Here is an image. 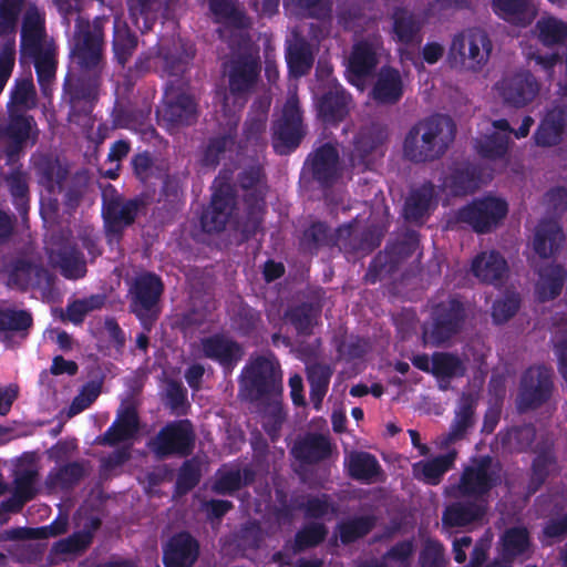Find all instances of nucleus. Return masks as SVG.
Here are the masks:
<instances>
[{
	"mask_svg": "<svg viewBox=\"0 0 567 567\" xmlns=\"http://www.w3.org/2000/svg\"><path fill=\"white\" fill-rule=\"evenodd\" d=\"M496 439L507 452H526L536 439V427L532 423L515 425L499 431Z\"/></svg>",
	"mask_w": 567,
	"mask_h": 567,
	"instance_id": "nucleus-53",
	"label": "nucleus"
},
{
	"mask_svg": "<svg viewBox=\"0 0 567 567\" xmlns=\"http://www.w3.org/2000/svg\"><path fill=\"white\" fill-rule=\"evenodd\" d=\"M157 118L167 130L193 125L198 118V104L188 93L166 92Z\"/></svg>",
	"mask_w": 567,
	"mask_h": 567,
	"instance_id": "nucleus-19",
	"label": "nucleus"
},
{
	"mask_svg": "<svg viewBox=\"0 0 567 567\" xmlns=\"http://www.w3.org/2000/svg\"><path fill=\"white\" fill-rule=\"evenodd\" d=\"M45 38V18L35 4H29L23 18L20 34L21 55L40 53Z\"/></svg>",
	"mask_w": 567,
	"mask_h": 567,
	"instance_id": "nucleus-32",
	"label": "nucleus"
},
{
	"mask_svg": "<svg viewBox=\"0 0 567 567\" xmlns=\"http://www.w3.org/2000/svg\"><path fill=\"white\" fill-rule=\"evenodd\" d=\"M151 106L116 102L112 112V128H127L146 133L155 132L150 124Z\"/></svg>",
	"mask_w": 567,
	"mask_h": 567,
	"instance_id": "nucleus-36",
	"label": "nucleus"
},
{
	"mask_svg": "<svg viewBox=\"0 0 567 567\" xmlns=\"http://www.w3.org/2000/svg\"><path fill=\"white\" fill-rule=\"evenodd\" d=\"M236 205V194L230 184L221 183L213 193L209 205L200 215L204 233L218 234L226 228Z\"/></svg>",
	"mask_w": 567,
	"mask_h": 567,
	"instance_id": "nucleus-22",
	"label": "nucleus"
},
{
	"mask_svg": "<svg viewBox=\"0 0 567 567\" xmlns=\"http://www.w3.org/2000/svg\"><path fill=\"white\" fill-rule=\"evenodd\" d=\"M432 375L440 380L462 378L466 373L463 360L452 352H433L431 355Z\"/></svg>",
	"mask_w": 567,
	"mask_h": 567,
	"instance_id": "nucleus-57",
	"label": "nucleus"
},
{
	"mask_svg": "<svg viewBox=\"0 0 567 567\" xmlns=\"http://www.w3.org/2000/svg\"><path fill=\"white\" fill-rule=\"evenodd\" d=\"M7 185L12 196V203L22 215L29 208V185L27 175L21 168H14L6 177Z\"/></svg>",
	"mask_w": 567,
	"mask_h": 567,
	"instance_id": "nucleus-60",
	"label": "nucleus"
},
{
	"mask_svg": "<svg viewBox=\"0 0 567 567\" xmlns=\"http://www.w3.org/2000/svg\"><path fill=\"white\" fill-rule=\"evenodd\" d=\"M508 213L505 199L484 196L456 209L447 219L450 228L466 225L476 234H488L496 228Z\"/></svg>",
	"mask_w": 567,
	"mask_h": 567,
	"instance_id": "nucleus-9",
	"label": "nucleus"
},
{
	"mask_svg": "<svg viewBox=\"0 0 567 567\" xmlns=\"http://www.w3.org/2000/svg\"><path fill=\"white\" fill-rule=\"evenodd\" d=\"M140 429L138 414L134 406H126L111 426L96 439V443L104 446H114L121 442L133 439Z\"/></svg>",
	"mask_w": 567,
	"mask_h": 567,
	"instance_id": "nucleus-40",
	"label": "nucleus"
},
{
	"mask_svg": "<svg viewBox=\"0 0 567 567\" xmlns=\"http://www.w3.org/2000/svg\"><path fill=\"white\" fill-rule=\"evenodd\" d=\"M323 295V290L319 289L308 300L287 309L286 319L298 336L309 337L313 333V328L319 323L322 313Z\"/></svg>",
	"mask_w": 567,
	"mask_h": 567,
	"instance_id": "nucleus-29",
	"label": "nucleus"
},
{
	"mask_svg": "<svg viewBox=\"0 0 567 567\" xmlns=\"http://www.w3.org/2000/svg\"><path fill=\"white\" fill-rule=\"evenodd\" d=\"M566 240L561 225L554 219L544 218L535 227L533 249L542 259L557 256Z\"/></svg>",
	"mask_w": 567,
	"mask_h": 567,
	"instance_id": "nucleus-33",
	"label": "nucleus"
},
{
	"mask_svg": "<svg viewBox=\"0 0 567 567\" xmlns=\"http://www.w3.org/2000/svg\"><path fill=\"white\" fill-rule=\"evenodd\" d=\"M348 475L355 481L371 483L380 473L377 457L363 451H352L346 458Z\"/></svg>",
	"mask_w": 567,
	"mask_h": 567,
	"instance_id": "nucleus-50",
	"label": "nucleus"
},
{
	"mask_svg": "<svg viewBox=\"0 0 567 567\" xmlns=\"http://www.w3.org/2000/svg\"><path fill=\"white\" fill-rule=\"evenodd\" d=\"M236 132H233L231 130L224 134L210 137L203 151L200 158L202 165L215 168L219 164L221 156H224L227 151L233 150L236 143Z\"/></svg>",
	"mask_w": 567,
	"mask_h": 567,
	"instance_id": "nucleus-58",
	"label": "nucleus"
},
{
	"mask_svg": "<svg viewBox=\"0 0 567 567\" xmlns=\"http://www.w3.org/2000/svg\"><path fill=\"white\" fill-rule=\"evenodd\" d=\"M106 22L105 17H96L92 22L81 14L75 19L72 55L81 75L68 86L69 120L75 124L89 122L97 102L101 74L105 66L103 50Z\"/></svg>",
	"mask_w": 567,
	"mask_h": 567,
	"instance_id": "nucleus-1",
	"label": "nucleus"
},
{
	"mask_svg": "<svg viewBox=\"0 0 567 567\" xmlns=\"http://www.w3.org/2000/svg\"><path fill=\"white\" fill-rule=\"evenodd\" d=\"M539 41L546 47L561 44L567 39V23L555 18H542L536 23Z\"/></svg>",
	"mask_w": 567,
	"mask_h": 567,
	"instance_id": "nucleus-63",
	"label": "nucleus"
},
{
	"mask_svg": "<svg viewBox=\"0 0 567 567\" xmlns=\"http://www.w3.org/2000/svg\"><path fill=\"white\" fill-rule=\"evenodd\" d=\"M327 535L328 528L323 523H308L296 533L293 539V550L296 553H300L306 549L317 547L322 542H324Z\"/></svg>",
	"mask_w": 567,
	"mask_h": 567,
	"instance_id": "nucleus-61",
	"label": "nucleus"
},
{
	"mask_svg": "<svg viewBox=\"0 0 567 567\" xmlns=\"http://www.w3.org/2000/svg\"><path fill=\"white\" fill-rule=\"evenodd\" d=\"M501 484V464L491 455H480L463 468L455 488L461 497L485 502L489 506L491 492Z\"/></svg>",
	"mask_w": 567,
	"mask_h": 567,
	"instance_id": "nucleus-8",
	"label": "nucleus"
},
{
	"mask_svg": "<svg viewBox=\"0 0 567 567\" xmlns=\"http://www.w3.org/2000/svg\"><path fill=\"white\" fill-rule=\"evenodd\" d=\"M554 389V371L550 367H529L520 378L516 399L518 411L524 413L539 409L551 399Z\"/></svg>",
	"mask_w": 567,
	"mask_h": 567,
	"instance_id": "nucleus-14",
	"label": "nucleus"
},
{
	"mask_svg": "<svg viewBox=\"0 0 567 567\" xmlns=\"http://www.w3.org/2000/svg\"><path fill=\"white\" fill-rule=\"evenodd\" d=\"M379 63L375 45L369 40H361L353 44L348 59L346 78L348 82L361 87L370 78Z\"/></svg>",
	"mask_w": 567,
	"mask_h": 567,
	"instance_id": "nucleus-27",
	"label": "nucleus"
},
{
	"mask_svg": "<svg viewBox=\"0 0 567 567\" xmlns=\"http://www.w3.org/2000/svg\"><path fill=\"white\" fill-rule=\"evenodd\" d=\"M556 463V457L550 451H542L532 463V474L527 483L526 492L534 495L546 482L549 467Z\"/></svg>",
	"mask_w": 567,
	"mask_h": 567,
	"instance_id": "nucleus-62",
	"label": "nucleus"
},
{
	"mask_svg": "<svg viewBox=\"0 0 567 567\" xmlns=\"http://www.w3.org/2000/svg\"><path fill=\"white\" fill-rule=\"evenodd\" d=\"M467 319L465 303L458 296H450L432 305L430 319L423 324V338L433 347H441L464 328Z\"/></svg>",
	"mask_w": 567,
	"mask_h": 567,
	"instance_id": "nucleus-5",
	"label": "nucleus"
},
{
	"mask_svg": "<svg viewBox=\"0 0 567 567\" xmlns=\"http://www.w3.org/2000/svg\"><path fill=\"white\" fill-rule=\"evenodd\" d=\"M475 401L471 395H463L460 409L455 412L447 440L455 442L464 439L468 429L474 425Z\"/></svg>",
	"mask_w": 567,
	"mask_h": 567,
	"instance_id": "nucleus-59",
	"label": "nucleus"
},
{
	"mask_svg": "<svg viewBox=\"0 0 567 567\" xmlns=\"http://www.w3.org/2000/svg\"><path fill=\"white\" fill-rule=\"evenodd\" d=\"M8 286L20 291L40 289L52 284V275L41 264L27 256H17L4 265Z\"/></svg>",
	"mask_w": 567,
	"mask_h": 567,
	"instance_id": "nucleus-18",
	"label": "nucleus"
},
{
	"mask_svg": "<svg viewBox=\"0 0 567 567\" xmlns=\"http://www.w3.org/2000/svg\"><path fill=\"white\" fill-rule=\"evenodd\" d=\"M567 280V269L560 264H548L538 270V281L535 287L537 299L546 302L560 296Z\"/></svg>",
	"mask_w": 567,
	"mask_h": 567,
	"instance_id": "nucleus-44",
	"label": "nucleus"
},
{
	"mask_svg": "<svg viewBox=\"0 0 567 567\" xmlns=\"http://www.w3.org/2000/svg\"><path fill=\"white\" fill-rule=\"evenodd\" d=\"M50 259L69 280L84 278L87 272L86 260L76 244L65 243L50 252Z\"/></svg>",
	"mask_w": 567,
	"mask_h": 567,
	"instance_id": "nucleus-37",
	"label": "nucleus"
},
{
	"mask_svg": "<svg viewBox=\"0 0 567 567\" xmlns=\"http://www.w3.org/2000/svg\"><path fill=\"white\" fill-rule=\"evenodd\" d=\"M223 27L218 29L219 38L225 41L230 50L245 49L252 47V40L249 34L251 20L246 12L237 6L223 20Z\"/></svg>",
	"mask_w": 567,
	"mask_h": 567,
	"instance_id": "nucleus-34",
	"label": "nucleus"
},
{
	"mask_svg": "<svg viewBox=\"0 0 567 567\" xmlns=\"http://www.w3.org/2000/svg\"><path fill=\"white\" fill-rule=\"evenodd\" d=\"M339 162L338 148L330 142L323 143L308 155L301 176L309 175L320 188L329 189L339 178Z\"/></svg>",
	"mask_w": 567,
	"mask_h": 567,
	"instance_id": "nucleus-17",
	"label": "nucleus"
},
{
	"mask_svg": "<svg viewBox=\"0 0 567 567\" xmlns=\"http://www.w3.org/2000/svg\"><path fill=\"white\" fill-rule=\"evenodd\" d=\"M391 38L405 48L419 47L423 41L426 18L404 7H395L391 14Z\"/></svg>",
	"mask_w": 567,
	"mask_h": 567,
	"instance_id": "nucleus-24",
	"label": "nucleus"
},
{
	"mask_svg": "<svg viewBox=\"0 0 567 567\" xmlns=\"http://www.w3.org/2000/svg\"><path fill=\"white\" fill-rule=\"evenodd\" d=\"M86 475L85 462L73 461L52 468L45 477L48 489L60 488L70 491L74 488Z\"/></svg>",
	"mask_w": 567,
	"mask_h": 567,
	"instance_id": "nucleus-49",
	"label": "nucleus"
},
{
	"mask_svg": "<svg viewBox=\"0 0 567 567\" xmlns=\"http://www.w3.org/2000/svg\"><path fill=\"white\" fill-rule=\"evenodd\" d=\"M230 56L223 63L228 91L235 99H247L260 81L261 60L256 45L230 50Z\"/></svg>",
	"mask_w": 567,
	"mask_h": 567,
	"instance_id": "nucleus-6",
	"label": "nucleus"
},
{
	"mask_svg": "<svg viewBox=\"0 0 567 567\" xmlns=\"http://www.w3.org/2000/svg\"><path fill=\"white\" fill-rule=\"evenodd\" d=\"M138 39L126 22L114 20L112 50L116 62L124 68L137 49Z\"/></svg>",
	"mask_w": 567,
	"mask_h": 567,
	"instance_id": "nucleus-52",
	"label": "nucleus"
},
{
	"mask_svg": "<svg viewBox=\"0 0 567 567\" xmlns=\"http://www.w3.org/2000/svg\"><path fill=\"white\" fill-rule=\"evenodd\" d=\"M491 8L499 19L522 28L532 24L538 14L533 0H491Z\"/></svg>",
	"mask_w": 567,
	"mask_h": 567,
	"instance_id": "nucleus-35",
	"label": "nucleus"
},
{
	"mask_svg": "<svg viewBox=\"0 0 567 567\" xmlns=\"http://www.w3.org/2000/svg\"><path fill=\"white\" fill-rule=\"evenodd\" d=\"M502 557L513 561L529 551L530 535L524 526L507 528L501 536Z\"/></svg>",
	"mask_w": 567,
	"mask_h": 567,
	"instance_id": "nucleus-55",
	"label": "nucleus"
},
{
	"mask_svg": "<svg viewBox=\"0 0 567 567\" xmlns=\"http://www.w3.org/2000/svg\"><path fill=\"white\" fill-rule=\"evenodd\" d=\"M291 453L301 464L313 465L331 456L332 445L328 436L320 433H308L293 444Z\"/></svg>",
	"mask_w": 567,
	"mask_h": 567,
	"instance_id": "nucleus-38",
	"label": "nucleus"
},
{
	"mask_svg": "<svg viewBox=\"0 0 567 567\" xmlns=\"http://www.w3.org/2000/svg\"><path fill=\"white\" fill-rule=\"evenodd\" d=\"M33 316L27 309L0 307V342L6 349H17L29 338Z\"/></svg>",
	"mask_w": 567,
	"mask_h": 567,
	"instance_id": "nucleus-23",
	"label": "nucleus"
},
{
	"mask_svg": "<svg viewBox=\"0 0 567 567\" xmlns=\"http://www.w3.org/2000/svg\"><path fill=\"white\" fill-rule=\"evenodd\" d=\"M196 434L188 419L167 422L148 442V449L157 460L171 456L188 457L195 449Z\"/></svg>",
	"mask_w": 567,
	"mask_h": 567,
	"instance_id": "nucleus-12",
	"label": "nucleus"
},
{
	"mask_svg": "<svg viewBox=\"0 0 567 567\" xmlns=\"http://www.w3.org/2000/svg\"><path fill=\"white\" fill-rule=\"evenodd\" d=\"M496 87L505 104L522 109L535 100L540 84L530 71L520 70L504 76Z\"/></svg>",
	"mask_w": 567,
	"mask_h": 567,
	"instance_id": "nucleus-21",
	"label": "nucleus"
},
{
	"mask_svg": "<svg viewBox=\"0 0 567 567\" xmlns=\"http://www.w3.org/2000/svg\"><path fill=\"white\" fill-rule=\"evenodd\" d=\"M509 136L494 132L477 142L478 154L487 159H499L508 152Z\"/></svg>",
	"mask_w": 567,
	"mask_h": 567,
	"instance_id": "nucleus-64",
	"label": "nucleus"
},
{
	"mask_svg": "<svg viewBox=\"0 0 567 567\" xmlns=\"http://www.w3.org/2000/svg\"><path fill=\"white\" fill-rule=\"evenodd\" d=\"M241 382L249 401H272L271 416L279 427L285 420V412L278 401L282 393V372L279 362L264 355L255 358L244 368Z\"/></svg>",
	"mask_w": 567,
	"mask_h": 567,
	"instance_id": "nucleus-3",
	"label": "nucleus"
},
{
	"mask_svg": "<svg viewBox=\"0 0 567 567\" xmlns=\"http://www.w3.org/2000/svg\"><path fill=\"white\" fill-rule=\"evenodd\" d=\"M272 147L278 155H289L295 152L306 134L302 110L296 95L285 102L281 116L272 127Z\"/></svg>",
	"mask_w": 567,
	"mask_h": 567,
	"instance_id": "nucleus-15",
	"label": "nucleus"
},
{
	"mask_svg": "<svg viewBox=\"0 0 567 567\" xmlns=\"http://www.w3.org/2000/svg\"><path fill=\"white\" fill-rule=\"evenodd\" d=\"M456 126L450 116L433 114L411 126L403 141V155L414 164L441 158L455 138Z\"/></svg>",
	"mask_w": 567,
	"mask_h": 567,
	"instance_id": "nucleus-2",
	"label": "nucleus"
},
{
	"mask_svg": "<svg viewBox=\"0 0 567 567\" xmlns=\"http://www.w3.org/2000/svg\"><path fill=\"white\" fill-rule=\"evenodd\" d=\"M351 102V94L336 80L330 81L317 101L318 116L326 124L337 125L349 115Z\"/></svg>",
	"mask_w": 567,
	"mask_h": 567,
	"instance_id": "nucleus-25",
	"label": "nucleus"
},
{
	"mask_svg": "<svg viewBox=\"0 0 567 567\" xmlns=\"http://www.w3.org/2000/svg\"><path fill=\"white\" fill-rule=\"evenodd\" d=\"M194 56L193 48L184 43L162 45L157 52L158 68L163 74L178 78L186 72Z\"/></svg>",
	"mask_w": 567,
	"mask_h": 567,
	"instance_id": "nucleus-41",
	"label": "nucleus"
},
{
	"mask_svg": "<svg viewBox=\"0 0 567 567\" xmlns=\"http://www.w3.org/2000/svg\"><path fill=\"white\" fill-rule=\"evenodd\" d=\"M164 292L162 278L151 271L137 275L127 291L128 310L140 321L143 330L151 332L161 312Z\"/></svg>",
	"mask_w": 567,
	"mask_h": 567,
	"instance_id": "nucleus-4",
	"label": "nucleus"
},
{
	"mask_svg": "<svg viewBox=\"0 0 567 567\" xmlns=\"http://www.w3.org/2000/svg\"><path fill=\"white\" fill-rule=\"evenodd\" d=\"M237 182L245 192L243 233L247 237L255 236L261 229L267 208L266 196L269 189L267 176L260 165H250L238 174Z\"/></svg>",
	"mask_w": 567,
	"mask_h": 567,
	"instance_id": "nucleus-7",
	"label": "nucleus"
},
{
	"mask_svg": "<svg viewBox=\"0 0 567 567\" xmlns=\"http://www.w3.org/2000/svg\"><path fill=\"white\" fill-rule=\"evenodd\" d=\"M39 130L32 115L10 109L8 118L0 124V153L6 156L8 165H14L24 153L27 143L34 145Z\"/></svg>",
	"mask_w": 567,
	"mask_h": 567,
	"instance_id": "nucleus-11",
	"label": "nucleus"
},
{
	"mask_svg": "<svg viewBox=\"0 0 567 567\" xmlns=\"http://www.w3.org/2000/svg\"><path fill=\"white\" fill-rule=\"evenodd\" d=\"M199 550V542L190 533H175L163 546V564L165 567H193Z\"/></svg>",
	"mask_w": 567,
	"mask_h": 567,
	"instance_id": "nucleus-28",
	"label": "nucleus"
},
{
	"mask_svg": "<svg viewBox=\"0 0 567 567\" xmlns=\"http://www.w3.org/2000/svg\"><path fill=\"white\" fill-rule=\"evenodd\" d=\"M488 505L474 498L449 504L442 513V525L446 528L465 527L481 523L488 512Z\"/></svg>",
	"mask_w": 567,
	"mask_h": 567,
	"instance_id": "nucleus-31",
	"label": "nucleus"
},
{
	"mask_svg": "<svg viewBox=\"0 0 567 567\" xmlns=\"http://www.w3.org/2000/svg\"><path fill=\"white\" fill-rule=\"evenodd\" d=\"M39 184L49 193L61 190L66 179L68 171L61 166L56 158L41 156L34 165Z\"/></svg>",
	"mask_w": 567,
	"mask_h": 567,
	"instance_id": "nucleus-54",
	"label": "nucleus"
},
{
	"mask_svg": "<svg viewBox=\"0 0 567 567\" xmlns=\"http://www.w3.org/2000/svg\"><path fill=\"white\" fill-rule=\"evenodd\" d=\"M205 358L219 363L224 369L231 370L243 358L240 343L224 333H215L200 341Z\"/></svg>",
	"mask_w": 567,
	"mask_h": 567,
	"instance_id": "nucleus-30",
	"label": "nucleus"
},
{
	"mask_svg": "<svg viewBox=\"0 0 567 567\" xmlns=\"http://www.w3.org/2000/svg\"><path fill=\"white\" fill-rule=\"evenodd\" d=\"M404 87L399 70L392 66H382L372 87L371 96L382 105H394L403 96Z\"/></svg>",
	"mask_w": 567,
	"mask_h": 567,
	"instance_id": "nucleus-39",
	"label": "nucleus"
},
{
	"mask_svg": "<svg viewBox=\"0 0 567 567\" xmlns=\"http://www.w3.org/2000/svg\"><path fill=\"white\" fill-rule=\"evenodd\" d=\"M146 202L141 196L125 199L110 185L103 192L102 215L106 234L122 237L124 230L132 226Z\"/></svg>",
	"mask_w": 567,
	"mask_h": 567,
	"instance_id": "nucleus-13",
	"label": "nucleus"
},
{
	"mask_svg": "<svg viewBox=\"0 0 567 567\" xmlns=\"http://www.w3.org/2000/svg\"><path fill=\"white\" fill-rule=\"evenodd\" d=\"M101 519L92 517L82 530L74 532L65 538L56 540L51 548L55 555L84 554L93 543L94 533L101 527Z\"/></svg>",
	"mask_w": 567,
	"mask_h": 567,
	"instance_id": "nucleus-45",
	"label": "nucleus"
},
{
	"mask_svg": "<svg viewBox=\"0 0 567 567\" xmlns=\"http://www.w3.org/2000/svg\"><path fill=\"white\" fill-rule=\"evenodd\" d=\"M455 457V452H447L427 461H419L412 466L413 475L429 485H439L444 474L453 467Z\"/></svg>",
	"mask_w": 567,
	"mask_h": 567,
	"instance_id": "nucleus-47",
	"label": "nucleus"
},
{
	"mask_svg": "<svg viewBox=\"0 0 567 567\" xmlns=\"http://www.w3.org/2000/svg\"><path fill=\"white\" fill-rule=\"evenodd\" d=\"M420 235L415 230H408L396 243L388 245L383 252H379L371 261L367 280L375 284L381 275L393 272L406 258L411 257L419 248Z\"/></svg>",
	"mask_w": 567,
	"mask_h": 567,
	"instance_id": "nucleus-16",
	"label": "nucleus"
},
{
	"mask_svg": "<svg viewBox=\"0 0 567 567\" xmlns=\"http://www.w3.org/2000/svg\"><path fill=\"white\" fill-rule=\"evenodd\" d=\"M492 49L493 44L486 31L468 28L453 37L449 60L452 66L477 72L488 62Z\"/></svg>",
	"mask_w": 567,
	"mask_h": 567,
	"instance_id": "nucleus-10",
	"label": "nucleus"
},
{
	"mask_svg": "<svg viewBox=\"0 0 567 567\" xmlns=\"http://www.w3.org/2000/svg\"><path fill=\"white\" fill-rule=\"evenodd\" d=\"M286 61L289 73L293 76L308 74L315 61L310 43L303 37H296L287 47Z\"/></svg>",
	"mask_w": 567,
	"mask_h": 567,
	"instance_id": "nucleus-51",
	"label": "nucleus"
},
{
	"mask_svg": "<svg viewBox=\"0 0 567 567\" xmlns=\"http://www.w3.org/2000/svg\"><path fill=\"white\" fill-rule=\"evenodd\" d=\"M388 138V131L379 123L362 126L353 137L350 162L362 171L371 169L377 155H382V147Z\"/></svg>",
	"mask_w": 567,
	"mask_h": 567,
	"instance_id": "nucleus-20",
	"label": "nucleus"
},
{
	"mask_svg": "<svg viewBox=\"0 0 567 567\" xmlns=\"http://www.w3.org/2000/svg\"><path fill=\"white\" fill-rule=\"evenodd\" d=\"M434 198V186L431 182L412 189L403 206V217L410 223H420L429 214Z\"/></svg>",
	"mask_w": 567,
	"mask_h": 567,
	"instance_id": "nucleus-48",
	"label": "nucleus"
},
{
	"mask_svg": "<svg viewBox=\"0 0 567 567\" xmlns=\"http://www.w3.org/2000/svg\"><path fill=\"white\" fill-rule=\"evenodd\" d=\"M256 477L257 472L251 465H246L243 468L218 470L212 491L217 495H234L243 487L252 485Z\"/></svg>",
	"mask_w": 567,
	"mask_h": 567,
	"instance_id": "nucleus-43",
	"label": "nucleus"
},
{
	"mask_svg": "<svg viewBox=\"0 0 567 567\" xmlns=\"http://www.w3.org/2000/svg\"><path fill=\"white\" fill-rule=\"evenodd\" d=\"M339 235L324 221H311L299 237V249L303 254L318 255L322 248L337 246Z\"/></svg>",
	"mask_w": 567,
	"mask_h": 567,
	"instance_id": "nucleus-42",
	"label": "nucleus"
},
{
	"mask_svg": "<svg viewBox=\"0 0 567 567\" xmlns=\"http://www.w3.org/2000/svg\"><path fill=\"white\" fill-rule=\"evenodd\" d=\"M377 525L374 515L353 516L341 520L337 525L340 542L343 545H350L365 537Z\"/></svg>",
	"mask_w": 567,
	"mask_h": 567,
	"instance_id": "nucleus-56",
	"label": "nucleus"
},
{
	"mask_svg": "<svg viewBox=\"0 0 567 567\" xmlns=\"http://www.w3.org/2000/svg\"><path fill=\"white\" fill-rule=\"evenodd\" d=\"M567 134V104H557L547 110L532 138L542 148L560 145Z\"/></svg>",
	"mask_w": 567,
	"mask_h": 567,
	"instance_id": "nucleus-26",
	"label": "nucleus"
},
{
	"mask_svg": "<svg viewBox=\"0 0 567 567\" xmlns=\"http://www.w3.org/2000/svg\"><path fill=\"white\" fill-rule=\"evenodd\" d=\"M471 269L482 282L501 285L508 267L505 258L498 251L492 250L477 255Z\"/></svg>",
	"mask_w": 567,
	"mask_h": 567,
	"instance_id": "nucleus-46",
	"label": "nucleus"
}]
</instances>
